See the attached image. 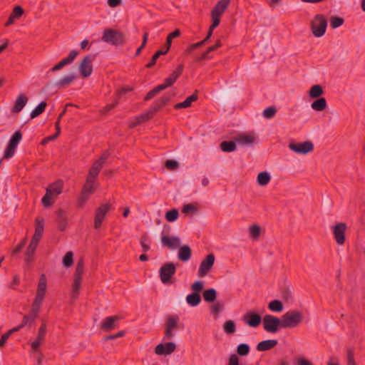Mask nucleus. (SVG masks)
<instances>
[{"label":"nucleus","instance_id":"nucleus-55","mask_svg":"<svg viewBox=\"0 0 365 365\" xmlns=\"http://www.w3.org/2000/svg\"><path fill=\"white\" fill-rule=\"evenodd\" d=\"M203 282H201V281H196L195 282L192 286H191V289L193 291L192 293H197V294H200V292L203 289Z\"/></svg>","mask_w":365,"mask_h":365},{"label":"nucleus","instance_id":"nucleus-18","mask_svg":"<svg viewBox=\"0 0 365 365\" xmlns=\"http://www.w3.org/2000/svg\"><path fill=\"white\" fill-rule=\"evenodd\" d=\"M78 76L75 73H71L56 82L55 86L59 89L66 88L77 79Z\"/></svg>","mask_w":365,"mask_h":365},{"label":"nucleus","instance_id":"nucleus-13","mask_svg":"<svg viewBox=\"0 0 365 365\" xmlns=\"http://www.w3.org/2000/svg\"><path fill=\"white\" fill-rule=\"evenodd\" d=\"M242 320L250 327H257L262 322V318L259 314L252 311H248L244 314Z\"/></svg>","mask_w":365,"mask_h":365},{"label":"nucleus","instance_id":"nucleus-29","mask_svg":"<svg viewBox=\"0 0 365 365\" xmlns=\"http://www.w3.org/2000/svg\"><path fill=\"white\" fill-rule=\"evenodd\" d=\"M311 107L317 111H322L327 108V101L324 98H318L312 102Z\"/></svg>","mask_w":365,"mask_h":365},{"label":"nucleus","instance_id":"nucleus-19","mask_svg":"<svg viewBox=\"0 0 365 365\" xmlns=\"http://www.w3.org/2000/svg\"><path fill=\"white\" fill-rule=\"evenodd\" d=\"M63 187V182L62 180H58L48 185L46 188L47 194H50L53 197L57 196L62 192Z\"/></svg>","mask_w":365,"mask_h":365},{"label":"nucleus","instance_id":"nucleus-11","mask_svg":"<svg viewBox=\"0 0 365 365\" xmlns=\"http://www.w3.org/2000/svg\"><path fill=\"white\" fill-rule=\"evenodd\" d=\"M215 262V255L213 254H210L206 256V257L201 262L199 269L197 272V275L200 277H203L208 274V272L211 270Z\"/></svg>","mask_w":365,"mask_h":365},{"label":"nucleus","instance_id":"nucleus-32","mask_svg":"<svg viewBox=\"0 0 365 365\" xmlns=\"http://www.w3.org/2000/svg\"><path fill=\"white\" fill-rule=\"evenodd\" d=\"M186 301L188 304L192 307L197 306L201 302V297L200 294L192 293L187 296Z\"/></svg>","mask_w":365,"mask_h":365},{"label":"nucleus","instance_id":"nucleus-56","mask_svg":"<svg viewBox=\"0 0 365 365\" xmlns=\"http://www.w3.org/2000/svg\"><path fill=\"white\" fill-rule=\"evenodd\" d=\"M165 167L170 170H174L179 167V164L176 160H168L165 163Z\"/></svg>","mask_w":365,"mask_h":365},{"label":"nucleus","instance_id":"nucleus-20","mask_svg":"<svg viewBox=\"0 0 365 365\" xmlns=\"http://www.w3.org/2000/svg\"><path fill=\"white\" fill-rule=\"evenodd\" d=\"M24 9L21 6H16L11 13L7 21L5 23L4 26L8 27L14 23V20L16 19H19L24 14Z\"/></svg>","mask_w":365,"mask_h":365},{"label":"nucleus","instance_id":"nucleus-25","mask_svg":"<svg viewBox=\"0 0 365 365\" xmlns=\"http://www.w3.org/2000/svg\"><path fill=\"white\" fill-rule=\"evenodd\" d=\"M78 55V52L76 50H72L68 56L65 58L62 59L59 63L56 64L52 68H62L66 65L70 64Z\"/></svg>","mask_w":365,"mask_h":365},{"label":"nucleus","instance_id":"nucleus-21","mask_svg":"<svg viewBox=\"0 0 365 365\" xmlns=\"http://www.w3.org/2000/svg\"><path fill=\"white\" fill-rule=\"evenodd\" d=\"M28 98L24 94H20L16 98L14 106L11 108L13 113H19L28 102Z\"/></svg>","mask_w":365,"mask_h":365},{"label":"nucleus","instance_id":"nucleus-46","mask_svg":"<svg viewBox=\"0 0 365 365\" xmlns=\"http://www.w3.org/2000/svg\"><path fill=\"white\" fill-rule=\"evenodd\" d=\"M22 138V133L20 130L16 131L11 136L9 144L16 147Z\"/></svg>","mask_w":365,"mask_h":365},{"label":"nucleus","instance_id":"nucleus-16","mask_svg":"<svg viewBox=\"0 0 365 365\" xmlns=\"http://www.w3.org/2000/svg\"><path fill=\"white\" fill-rule=\"evenodd\" d=\"M161 242L164 247L170 250H175L180 247V240L176 236H169L163 235L161 237Z\"/></svg>","mask_w":365,"mask_h":365},{"label":"nucleus","instance_id":"nucleus-44","mask_svg":"<svg viewBox=\"0 0 365 365\" xmlns=\"http://www.w3.org/2000/svg\"><path fill=\"white\" fill-rule=\"evenodd\" d=\"M167 53L165 51H157L154 55L152 56L150 61L146 64L147 68H151L156 64L157 60L160 58V56L165 55Z\"/></svg>","mask_w":365,"mask_h":365},{"label":"nucleus","instance_id":"nucleus-60","mask_svg":"<svg viewBox=\"0 0 365 365\" xmlns=\"http://www.w3.org/2000/svg\"><path fill=\"white\" fill-rule=\"evenodd\" d=\"M182 211L183 213L190 214L197 211V207L192 204H187L183 206Z\"/></svg>","mask_w":365,"mask_h":365},{"label":"nucleus","instance_id":"nucleus-26","mask_svg":"<svg viewBox=\"0 0 365 365\" xmlns=\"http://www.w3.org/2000/svg\"><path fill=\"white\" fill-rule=\"evenodd\" d=\"M192 256L191 248L187 245H185L180 247L178 257L182 262L188 261Z\"/></svg>","mask_w":365,"mask_h":365},{"label":"nucleus","instance_id":"nucleus-28","mask_svg":"<svg viewBox=\"0 0 365 365\" xmlns=\"http://www.w3.org/2000/svg\"><path fill=\"white\" fill-rule=\"evenodd\" d=\"M96 55L89 54L85 56L78 65V68H92V62L95 60Z\"/></svg>","mask_w":365,"mask_h":365},{"label":"nucleus","instance_id":"nucleus-43","mask_svg":"<svg viewBox=\"0 0 365 365\" xmlns=\"http://www.w3.org/2000/svg\"><path fill=\"white\" fill-rule=\"evenodd\" d=\"M223 329L225 332L227 334H232L235 333L236 330L235 323L232 320L226 321L223 325Z\"/></svg>","mask_w":365,"mask_h":365},{"label":"nucleus","instance_id":"nucleus-10","mask_svg":"<svg viewBox=\"0 0 365 365\" xmlns=\"http://www.w3.org/2000/svg\"><path fill=\"white\" fill-rule=\"evenodd\" d=\"M111 205L105 203L99 206L96 210V215L94 218V227L99 229L107 213L110 211Z\"/></svg>","mask_w":365,"mask_h":365},{"label":"nucleus","instance_id":"nucleus-22","mask_svg":"<svg viewBox=\"0 0 365 365\" xmlns=\"http://www.w3.org/2000/svg\"><path fill=\"white\" fill-rule=\"evenodd\" d=\"M198 99L197 91H195L193 94L188 96L183 102L178 103L174 106V108L176 110L180 108H186L191 106L192 103L196 101Z\"/></svg>","mask_w":365,"mask_h":365},{"label":"nucleus","instance_id":"nucleus-31","mask_svg":"<svg viewBox=\"0 0 365 365\" xmlns=\"http://www.w3.org/2000/svg\"><path fill=\"white\" fill-rule=\"evenodd\" d=\"M212 24L210 25L207 36L205 37V41H207L212 35L213 30L220 24V16L211 14Z\"/></svg>","mask_w":365,"mask_h":365},{"label":"nucleus","instance_id":"nucleus-40","mask_svg":"<svg viewBox=\"0 0 365 365\" xmlns=\"http://www.w3.org/2000/svg\"><path fill=\"white\" fill-rule=\"evenodd\" d=\"M283 307L282 302L277 299L272 300L268 304V309L272 312H280Z\"/></svg>","mask_w":365,"mask_h":365},{"label":"nucleus","instance_id":"nucleus-45","mask_svg":"<svg viewBox=\"0 0 365 365\" xmlns=\"http://www.w3.org/2000/svg\"><path fill=\"white\" fill-rule=\"evenodd\" d=\"M178 210L177 209H172L165 213V220L168 222H174L178 218Z\"/></svg>","mask_w":365,"mask_h":365},{"label":"nucleus","instance_id":"nucleus-64","mask_svg":"<svg viewBox=\"0 0 365 365\" xmlns=\"http://www.w3.org/2000/svg\"><path fill=\"white\" fill-rule=\"evenodd\" d=\"M227 365H240L238 356L235 354L230 355Z\"/></svg>","mask_w":365,"mask_h":365},{"label":"nucleus","instance_id":"nucleus-1","mask_svg":"<svg viewBox=\"0 0 365 365\" xmlns=\"http://www.w3.org/2000/svg\"><path fill=\"white\" fill-rule=\"evenodd\" d=\"M170 97L163 96L155 101L153 104L145 113H143L136 117L140 124L151 119L161 108H163L170 101Z\"/></svg>","mask_w":365,"mask_h":365},{"label":"nucleus","instance_id":"nucleus-14","mask_svg":"<svg viewBox=\"0 0 365 365\" xmlns=\"http://www.w3.org/2000/svg\"><path fill=\"white\" fill-rule=\"evenodd\" d=\"M289 147L292 151L300 154H307L314 150V145L309 140L299 143H290Z\"/></svg>","mask_w":365,"mask_h":365},{"label":"nucleus","instance_id":"nucleus-30","mask_svg":"<svg viewBox=\"0 0 365 365\" xmlns=\"http://www.w3.org/2000/svg\"><path fill=\"white\" fill-rule=\"evenodd\" d=\"M203 299L207 302H213L215 301L217 297V292L213 288L206 289L202 293Z\"/></svg>","mask_w":365,"mask_h":365},{"label":"nucleus","instance_id":"nucleus-24","mask_svg":"<svg viewBox=\"0 0 365 365\" xmlns=\"http://www.w3.org/2000/svg\"><path fill=\"white\" fill-rule=\"evenodd\" d=\"M278 344L276 339H268L259 342L257 345V350L259 351H265L272 349Z\"/></svg>","mask_w":365,"mask_h":365},{"label":"nucleus","instance_id":"nucleus-8","mask_svg":"<svg viewBox=\"0 0 365 365\" xmlns=\"http://www.w3.org/2000/svg\"><path fill=\"white\" fill-rule=\"evenodd\" d=\"M176 267L173 262L165 263L160 269L159 274L161 282L163 284L170 282L172 276L175 274Z\"/></svg>","mask_w":365,"mask_h":365},{"label":"nucleus","instance_id":"nucleus-15","mask_svg":"<svg viewBox=\"0 0 365 365\" xmlns=\"http://www.w3.org/2000/svg\"><path fill=\"white\" fill-rule=\"evenodd\" d=\"M121 319L118 315L106 317L101 324V328L103 331H110L116 327V323Z\"/></svg>","mask_w":365,"mask_h":365},{"label":"nucleus","instance_id":"nucleus-7","mask_svg":"<svg viewBox=\"0 0 365 365\" xmlns=\"http://www.w3.org/2000/svg\"><path fill=\"white\" fill-rule=\"evenodd\" d=\"M281 318L267 314L262 318L263 328L269 333H276L282 328Z\"/></svg>","mask_w":365,"mask_h":365},{"label":"nucleus","instance_id":"nucleus-35","mask_svg":"<svg viewBox=\"0 0 365 365\" xmlns=\"http://www.w3.org/2000/svg\"><path fill=\"white\" fill-rule=\"evenodd\" d=\"M46 101L41 102L31 112L30 119H33L43 113L46 108Z\"/></svg>","mask_w":365,"mask_h":365},{"label":"nucleus","instance_id":"nucleus-52","mask_svg":"<svg viewBox=\"0 0 365 365\" xmlns=\"http://www.w3.org/2000/svg\"><path fill=\"white\" fill-rule=\"evenodd\" d=\"M150 240L147 235H144L141 237L140 239V245L143 249V252L146 253L150 250Z\"/></svg>","mask_w":365,"mask_h":365},{"label":"nucleus","instance_id":"nucleus-39","mask_svg":"<svg viewBox=\"0 0 365 365\" xmlns=\"http://www.w3.org/2000/svg\"><path fill=\"white\" fill-rule=\"evenodd\" d=\"M46 277H45L44 274H41V277L39 279L36 294L41 295V296L44 297L45 296V293H46Z\"/></svg>","mask_w":365,"mask_h":365},{"label":"nucleus","instance_id":"nucleus-2","mask_svg":"<svg viewBox=\"0 0 365 365\" xmlns=\"http://www.w3.org/2000/svg\"><path fill=\"white\" fill-rule=\"evenodd\" d=\"M181 74L182 72L180 70H175L168 78L165 79L163 83H161L150 90L145 96L144 101H147L152 99L160 92L172 86Z\"/></svg>","mask_w":365,"mask_h":365},{"label":"nucleus","instance_id":"nucleus-37","mask_svg":"<svg viewBox=\"0 0 365 365\" xmlns=\"http://www.w3.org/2000/svg\"><path fill=\"white\" fill-rule=\"evenodd\" d=\"M324 93L322 87L320 85H314L309 91V95L312 98H318Z\"/></svg>","mask_w":365,"mask_h":365},{"label":"nucleus","instance_id":"nucleus-34","mask_svg":"<svg viewBox=\"0 0 365 365\" xmlns=\"http://www.w3.org/2000/svg\"><path fill=\"white\" fill-rule=\"evenodd\" d=\"M94 182L95 179L87 177L86 182L83 187L82 192L88 195L93 194L95 192V188L93 187Z\"/></svg>","mask_w":365,"mask_h":365},{"label":"nucleus","instance_id":"nucleus-57","mask_svg":"<svg viewBox=\"0 0 365 365\" xmlns=\"http://www.w3.org/2000/svg\"><path fill=\"white\" fill-rule=\"evenodd\" d=\"M178 318L170 317L166 321V327L169 329H175L177 327Z\"/></svg>","mask_w":365,"mask_h":365},{"label":"nucleus","instance_id":"nucleus-49","mask_svg":"<svg viewBox=\"0 0 365 365\" xmlns=\"http://www.w3.org/2000/svg\"><path fill=\"white\" fill-rule=\"evenodd\" d=\"M250 351V346L247 344H240L238 345L237 348V353L240 356H246L249 354Z\"/></svg>","mask_w":365,"mask_h":365},{"label":"nucleus","instance_id":"nucleus-42","mask_svg":"<svg viewBox=\"0 0 365 365\" xmlns=\"http://www.w3.org/2000/svg\"><path fill=\"white\" fill-rule=\"evenodd\" d=\"M36 247H37L36 245H31V243L29 244V247L26 249V253H25L26 262H29L33 261L34 255L35 254Z\"/></svg>","mask_w":365,"mask_h":365},{"label":"nucleus","instance_id":"nucleus-17","mask_svg":"<svg viewBox=\"0 0 365 365\" xmlns=\"http://www.w3.org/2000/svg\"><path fill=\"white\" fill-rule=\"evenodd\" d=\"M176 349V345L173 342H166L165 344H159L155 348V352L158 355H169L172 354Z\"/></svg>","mask_w":365,"mask_h":365},{"label":"nucleus","instance_id":"nucleus-53","mask_svg":"<svg viewBox=\"0 0 365 365\" xmlns=\"http://www.w3.org/2000/svg\"><path fill=\"white\" fill-rule=\"evenodd\" d=\"M277 113V110L274 106H270L269 108H267L263 111V116L265 118H273Z\"/></svg>","mask_w":365,"mask_h":365},{"label":"nucleus","instance_id":"nucleus-6","mask_svg":"<svg viewBox=\"0 0 365 365\" xmlns=\"http://www.w3.org/2000/svg\"><path fill=\"white\" fill-rule=\"evenodd\" d=\"M102 40L104 42L118 46L124 42V36L118 30L108 29L103 31Z\"/></svg>","mask_w":365,"mask_h":365},{"label":"nucleus","instance_id":"nucleus-54","mask_svg":"<svg viewBox=\"0 0 365 365\" xmlns=\"http://www.w3.org/2000/svg\"><path fill=\"white\" fill-rule=\"evenodd\" d=\"M46 333V324L45 322H43L40 326L38 331V335L36 339L43 341L45 338Z\"/></svg>","mask_w":365,"mask_h":365},{"label":"nucleus","instance_id":"nucleus-3","mask_svg":"<svg viewBox=\"0 0 365 365\" xmlns=\"http://www.w3.org/2000/svg\"><path fill=\"white\" fill-rule=\"evenodd\" d=\"M84 272V259L83 257L78 259L74 273L73 282L72 285L71 298L76 299L79 295V290L81 286L82 275Z\"/></svg>","mask_w":365,"mask_h":365},{"label":"nucleus","instance_id":"nucleus-47","mask_svg":"<svg viewBox=\"0 0 365 365\" xmlns=\"http://www.w3.org/2000/svg\"><path fill=\"white\" fill-rule=\"evenodd\" d=\"M63 264L66 267H70L73 264V254L72 252H68L63 259Z\"/></svg>","mask_w":365,"mask_h":365},{"label":"nucleus","instance_id":"nucleus-51","mask_svg":"<svg viewBox=\"0 0 365 365\" xmlns=\"http://www.w3.org/2000/svg\"><path fill=\"white\" fill-rule=\"evenodd\" d=\"M220 46H221V42H220V40H218V41L215 43V45H213V46H212L209 47V48H207V50L205 53H203V54H202V56H201V58H202V59H205V58H209V56H208L209 53H210V52H212V51H215L216 49H217V48H218L219 47H220Z\"/></svg>","mask_w":365,"mask_h":365},{"label":"nucleus","instance_id":"nucleus-63","mask_svg":"<svg viewBox=\"0 0 365 365\" xmlns=\"http://www.w3.org/2000/svg\"><path fill=\"white\" fill-rule=\"evenodd\" d=\"M44 297L36 294L32 307L40 308Z\"/></svg>","mask_w":365,"mask_h":365},{"label":"nucleus","instance_id":"nucleus-33","mask_svg":"<svg viewBox=\"0 0 365 365\" xmlns=\"http://www.w3.org/2000/svg\"><path fill=\"white\" fill-rule=\"evenodd\" d=\"M235 142V140L222 141L220 145V149L225 153H230L235 151L236 150Z\"/></svg>","mask_w":365,"mask_h":365},{"label":"nucleus","instance_id":"nucleus-12","mask_svg":"<svg viewBox=\"0 0 365 365\" xmlns=\"http://www.w3.org/2000/svg\"><path fill=\"white\" fill-rule=\"evenodd\" d=\"M333 234L336 243L339 245L344 244L346 240L345 232L347 229L345 222H339L332 227Z\"/></svg>","mask_w":365,"mask_h":365},{"label":"nucleus","instance_id":"nucleus-27","mask_svg":"<svg viewBox=\"0 0 365 365\" xmlns=\"http://www.w3.org/2000/svg\"><path fill=\"white\" fill-rule=\"evenodd\" d=\"M255 137L252 135L240 134L235 138V140L242 145H249L254 143Z\"/></svg>","mask_w":365,"mask_h":365},{"label":"nucleus","instance_id":"nucleus-58","mask_svg":"<svg viewBox=\"0 0 365 365\" xmlns=\"http://www.w3.org/2000/svg\"><path fill=\"white\" fill-rule=\"evenodd\" d=\"M118 103H119L118 98H115L112 103H109L103 108V113H107L110 112L112 109H113L115 107H116L118 106Z\"/></svg>","mask_w":365,"mask_h":365},{"label":"nucleus","instance_id":"nucleus-38","mask_svg":"<svg viewBox=\"0 0 365 365\" xmlns=\"http://www.w3.org/2000/svg\"><path fill=\"white\" fill-rule=\"evenodd\" d=\"M36 222V227H35V232L34 235V237L41 238L43 233V229H44V223L43 220H40L39 219L36 218L35 220Z\"/></svg>","mask_w":365,"mask_h":365},{"label":"nucleus","instance_id":"nucleus-61","mask_svg":"<svg viewBox=\"0 0 365 365\" xmlns=\"http://www.w3.org/2000/svg\"><path fill=\"white\" fill-rule=\"evenodd\" d=\"M51 197L53 196L50 194H47V192L46 191V195L41 200V202L45 207H50L52 205L53 202L51 200Z\"/></svg>","mask_w":365,"mask_h":365},{"label":"nucleus","instance_id":"nucleus-5","mask_svg":"<svg viewBox=\"0 0 365 365\" xmlns=\"http://www.w3.org/2000/svg\"><path fill=\"white\" fill-rule=\"evenodd\" d=\"M327 27V19L323 14H316L311 21V30L315 37L322 36Z\"/></svg>","mask_w":365,"mask_h":365},{"label":"nucleus","instance_id":"nucleus-41","mask_svg":"<svg viewBox=\"0 0 365 365\" xmlns=\"http://www.w3.org/2000/svg\"><path fill=\"white\" fill-rule=\"evenodd\" d=\"M66 219L64 212L61 210L58 212V227L61 231H63L66 227Z\"/></svg>","mask_w":365,"mask_h":365},{"label":"nucleus","instance_id":"nucleus-50","mask_svg":"<svg viewBox=\"0 0 365 365\" xmlns=\"http://www.w3.org/2000/svg\"><path fill=\"white\" fill-rule=\"evenodd\" d=\"M344 19L338 16H332L330 19V26L332 29H336L344 24Z\"/></svg>","mask_w":365,"mask_h":365},{"label":"nucleus","instance_id":"nucleus-62","mask_svg":"<svg viewBox=\"0 0 365 365\" xmlns=\"http://www.w3.org/2000/svg\"><path fill=\"white\" fill-rule=\"evenodd\" d=\"M133 91V88H131V87H123L120 89H118L117 91V92H116L117 97L116 98H118L119 99V98L121 96L125 95L128 92H130V91Z\"/></svg>","mask_w":365,"mask_h":365},{"label":"nucleus","instance_id":"nucleus-9","mask_svg":"<svg viewBox=\"0 0 365 365\" xmlns=\"http://www.w3.org/2000/svg\"><path fill=\"white\" fill-rule=\"evenodd\" d=\"M108 155H109V154L108 152L103 153L101 155V157L93 163L92 167L91 168V169L88 171V174L87 177H88L90 178H93V179H96L98 177L104 163L107 160Z\"/></svg>","mask_w":365,"mask_h":365},{"label":"nucleus","instance_id":"nucleus-23","mask_svg":"<svg viewBox=\"0 0 365 365\" xmlns=\"http://www.w3.org/2000/svg\"><path fill=\"white\" fill-rule=\"evenodd\" d=\"M230 0H220L212 9L211 14L221 16L230 4Z\"/></svg>","mask_w":365,"mask_h":365},{"label":"nucleus","instance_id":"nucleus-59","mask_svg":"<svg viewBox=\"0 0 365 365\" xmlns=\"http://www.w3.org/2000/svg\"><path fill=\"white\" fill-rule=\"evenodd\" d=\"M16 148V147L9 144L5 150L4 158H9L12 157L14 154Z\"/></svg>","mask_w":365,"mask_h":365},{"label":"nucleus","instance_id":"nucleus-48","mask_svg":"<svg viewBox=\"0 0 365 365\" xmlns=\"http://www.w3.org/2000/svg\"><path fill=\"white\" fill-rule=\"evenodd\" d=\"M250 235L253 239L259 238L261 232V228L259 225H252L250 227Z\"/></svg>","mask_w":365,"mask_h":365},{"label":"nucleus","instance_id":"nucleus-4","mask_svg":"<svg viewBox=\"0 0 365 365\" xmlns=\"http://www.w3.org/2000/svg\"><path fill=\"white\" fill-rule=\"evenodd\" d=\"M282 328H294L302 323L303 316L298 311H289L281 317Z\"/></svg>","mask_w":365,"mask_h":365},{"label":"nucleus","instance_id":"nucleus-36","mask_svg":"<svg viewBox=\"0 0 365 365\" xmlns=\"http://www.w3.org/2000/svg\"><path fill=\"white\" fill-rule=\"evenodd\" d=\"M270 180V175L266 171L259 173L257 178V183L261 186L267 185Z\"/></svg>","mask_w":365,"mask_h":365}]
</instances>
